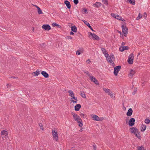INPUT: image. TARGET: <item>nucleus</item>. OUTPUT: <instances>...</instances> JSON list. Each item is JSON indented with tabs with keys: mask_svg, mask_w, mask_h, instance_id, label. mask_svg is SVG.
I'll return each mask as SVG.
<instances>
[{
	"mask_svg": "<svg viewBox=\"0 0 150 150\" xmlns=\"http://www.w3.org/2000/svg\"><path fill=\"white\" fill-rule=\"evenodd\" d=\"M130 131L131 133L134 134L138 139H140L141 136L140 134V132L139 129L136 127H133L130 129Z\"/></svg>",
	"mask_w": 150,
	"mask_h": 150,
	"instance_id": "f257e3e1",
	"label": "nucleus"
},
{
	"mask_svg": "<svg viewBox=\"0 0 150 150\" xmlns=\"http://www.w3.org/2000/svg\"><path fill=\"white\" fill-rule=\"evenodd\" d=\"M68 92L69 93V96L72 97L76 101H74L73 100H71V101L73 102L74 103H76L78 100L77 97L74 96V93L73 91L71 90H69L68 91Z\"/></svg>",
	"mask_w": 150,
	"mask_h": 150,
	"instance_id": "f03ea898",
	"label": "nucleus"
},
{
	"mask_svg": "<svg viewBox=\"0 0 150 150\" xmlns=\"http://www.w3.org/2000/svg\"><path fill=\"white\" fill-rule=\"evenodd\" d=\"M52 133L53 139H55L56 141H57L58 140L57 132V131L55 130V128L53 129L52 130Z\"/></svg>",
	"mask_w": 150,
	"mask_h": 150,
	"instance_id": "7ed1b4c3",
	"label": "nucleus"
},
{
	"mask_svg": "<svg viewBox=\"0 0 150 150\" xmlns=\"http://www.w3.org/2000/svg\"><path fill=\"white\" fill-rule=\"evenodd\" d=\"M134 59V54L133 53H131L129 56L127 60L128 63L130 64H133Z\"/></svg>",
	"mask_w": 150,
	"mask_h": 150,
	"instance_id": "20e7f679",
	"label": "nucleus"
},
{
	"mask_svg": "<svg viewBox=\"0 0 150 150\" xmlns=\"http://www.w3.org/2000/svg\"><path fill=\"white\" fill-rule=\"evenodd\" d=\"M120 66H118L115 67L114 69V74L115 76H117L118 72L121 69Z\"/></svg>",
	"mask_w": 150,
	"mask_h": 150,
	"instance_id": "39448f33",
	"label": "nucleus"
},
{
	"mask_svg": "<svg viewBox=\"0 0 150 150\" xmlns=\"http://www.w3.org/2000/svg\"><path fill=\"white\" fill-rule=\"evenodd\" d=\"M122 32L124 34V35L126 37L128 32V28L126 26H125L124 25H122Z\"/></svg>",
	"mask_w": 150,
	"mask_h": 150,
	"instance_id": "423d86ee",
	"label": "nucleus"
},
{
	"mask_svg": "<svg viewBox=\"0 0 150 150\" xmlns=\"http://www.w3.org/2000/svg\"><path fill=\"white\" fill-rule=\"evenodd\" d=\"M42 28L45 30H49L51 29V27L48 24L43 25Z\"/></svg>",
	"mask_w": 150,
	"mask_h": 150,
	"instance_id": "0eeeda50",
	"label": "nucleus"
},
{
	"mask_svg": "<svg viewBox=\"0 0 150 150\" xmlns=\"http://www.w3.org/2000/svg\"><path fill=\"white\" fill-rule=\"evenodd\" d=\"M71 114L73 116V117L74 118L75 120L76 121H79V119H81L79 116L74 112H71Z\"/></svg>",
	"mask_w": 150,
	"mask_h": 150,
	"instance_id": "6e6552de",
	"label": "nucleus"
},
{
	"mask_svg": "<svg viewBox=\"0 0 150 150\" xmlns=\"http://www.w3.org/2000/svg\"><path fill=\"white\" fill-rule=\"evenodd\" d=\"M135 120L134 118H132L130 119L129 122V125L130 126H132L134 125Z\"/></svg>",
	"mask_w": 150,
	"mask_h": 150,
	"instance_id": "1a4fd4ad",
	"label": "nucleus"
},
{
	"mask_svg": "<svg viewBox=\"0 0 150 150\" xmlns=\"http://www.w3.org/2000/svg\"><path fill=\"white\" fill-rule=\"evenodd\" d=\"M129 47L128 46H121L119 48L120 51L121 52H123L124 51L126 50H127L129 49Z\"/></svg>",
	"mask_w": 150,
	"mask_h": 150,
	"instance_id": "9d476101",
	"label": "nucleus"
},
{
	"mask_svg": "<svg viewBox=\"0 0 150 150\" xmlns=\"http://www.w3.org/2000/svg\"><path fill=\"white\" fill-rule=\"evenodd\" d=\"M83 22L85 23V24L87 25L92 31H95L94 30H93L92 28L91 27V26L90 25L89 23L86 21L85 20H83Z\"/></svg>",
	"mask_w": 150,
	"mask_h": 150,
	"instance_id": "9b49d317",
	"label": "nucleus"
},
{
	"mask_svg": "<svg viewBox=\"0 0 150 150\" xmlns=\"http://www.w3.org/2000/svg\"><path fill=\"white\" fill-rule=\"evenodd\" d=\"M41 74L45 78L49 77V74L46 71H42L41 72Z\"/></svg>",
	"mask_w": 150,
	"mask_h": 150,
	"instance_id": "f8f14e48",
	"label": "nucleus"
},
{
	"mask_svg": "<svg viewBox=\"0 0 150 150\" xmlns=\"http://www.w3.org/2000/svg\"><path fill=\"white\" fill-rule=\"evenodd\" d=\"M64 4L66 5L68 8L70 9L71 8V5L69 1L67 0H66L64 1Z\"/></svg>",
	"mask_w": 150,
	"mask_h": 150,
	"instance_id": "ddd939ff",
	"label": "nucleus"
},
{
	"mask_svg": "<svg viewBox=\"0 0 150 150\" xmlns=\"http://www.w3.org/2000/svg\"><path fill=\"white\" fill-rule=\"evenodd\" d=\"M40 71L39 69H38L36 71L33 72L32 74L34 76H37L40 74Z\"/></svg>",
	"mask_w": 150,
	"mask_h": 150,
	"instance_id": "4468645a",
	"label": "nucleus"
},
{
	"mask_svg": "<svg viewBox=\"0 0 150 150\" xmlns=\"http://www.w3.org/2000/svg\"><path fill=\"white\" fill-rule=\"evenodd\" d=\"M84 50L83 48L81 49L80 50H77L76 52V54L77 55H79L81 54V53H83V52Z\"/></svg>",
	"mask_w": 150,
	"mask_h": 150,
	"instance_id": "2eb2a0df",
	"label": "nucleus"
},
{
	"mask_svg": "<svg viewBox=\"0 0 150 150\" xmlns=\"http://www.w3.org/2000/svg\"><path fill=\"white\" fill-rule=\"evenodd\" d=\"M93 35L92 36L91 38H93V40H98L100 38H99L95 34L93 33Z\"/></svg>",
	"mask_w": 150,
	"mask_h": 150,
	"instance_id": "dca6fc26",
	"label": "nucleus"
},
{
	"mask_svg": "<svg viewBox=\"0 0 150 150\" xmlns=\"http://www.w3.org/2000/svg\"><path fill=\"white\" fill-rule=\"evenodd\" d=\"M133 111L131 108H129L127 112L126 115L127 116H130L132 114Z\"/></svg>",
	"mask_w": 150,
	"mask_h": 150,
	"instance_id": "f3484780",
	"label": "nucleus"
},
{
	"mask_svg": "<svg viewBox=\"0 0 150 150\" xmlns=\"http://www.w3.org/2000/svg\"><path fill=\"white\" fill-rule=\"evenodd\" d=\"M81 106L80 104H77L74 107L75 110L76 111H78L81 108Z\"/></svg>",
	"mask_w": 150,
	"mask_h": 150,
	"instance_id": "a211bd4d",
	"label": "nucleus"
},
{
	"mask_svg": "<svg viewBox=\"0 0 150 150\" xmlns=\"http://www.w3.org/2000/svg\"><path fill=\"white\" fill-rule=\"evenodd\" d=\"M135 72L132 69L130 71V72L129 74V76H130L132 77L133 75L135 74Z\"/></svg>",
	"mask_w": 150,
	"mask_h": 150,
	"instance_id": "6ab92c4d",
	"label": "nucleus"
},
{
	"mask_svg": "<svg viewBox=\"0 0 150 150\" xmlns=\"http://www.w3.org/2000/svg\"><path fill=\"white\" fill-rule=\"evenodd\" d=\"M1 135H8V133L7 131H6L5 130H3L1 131Z\"/></svg>",
	"mask_w": 150,
	"mask_h": 150,
	"instance_id": "aec40b11",
	"label": "nucleus"
},
{
	"mask_svg": "<svg viewBox=\"0 0 150 150\" xmlns=\"http://www.w3.org/2000/svg\"><path fill=\"white\" fill-rule=\"evenodd\" d=\"M103 90L106 93H108L109 95L111 93L110 90L108 89H107L106 88H104Z\"/></svg>",
	"mask_w": 150,
	"mask_h": 150,
	"instance_id": "412c9836",
	"label": "nucleus"
},
{
	"mask_svg": "<svg viewBox=\"0 0 150 150\" xmlns=\"http://www.w3.org/2000/svg\"><path fill=\"white\" fill-rule=\"evenodd\" d=\"M146 128V126L142 124L141 126V130L142 132L144 131Z\"/></svg>",
	"mask_w": 150,
	"mask_h": 150,
	"instance_id": "4be33fe9",
	"label": "nucleus"
},
{
	"mask_svg": "<svg viewBox=\"0 0 150 150\" xmlns=\"http://www.w3.org/2000/svg\"><path fill=\"white\" fill-rule=\"evenodd\" d=\"M78 123H79V126L80 127H81L83 126L82 121V120L81 119H79V121H76Z\"/></svg>",
	"mask_w": 150,
	"mask_h": 150,
	"instance_id": "5701e85b",
	"label": "nucleus"
},
{
	"mask_svg": "<svg viewBox=\"0 0 150 150\" xmlns=\"http://www.w3.org/2000/svg\"><path fill=\"white\" fill-rule=\"evenodd\" d=\"M71 30L72 31L76 33L77 31V28L75 26H72Z\"/></svg>",
	"mask_w": 150,
	"mask_h": 150,
	"instance_id": "b1692460",
	"label": "nucleus"
},
{
	"mask_svg": "<svg viewBox=\"0 0 150 150\" xmlns=\"http://www.w3.org/2000/svg\"><path fill=\"white\" fill-rule=\"evenodd\" d=\"M94 6L95 7H98L99 6H100L101 5V3L99 2H96L94 4Z\"/></svg>",
	"mask_w": 150,
	"mask_h": 150,
	"instance_id": "393cba45",
	"label": "nucleus"
},
{
	"mask_svg": "<svg viewBox=\"0 0 150 150\" xmlns=\"http://www.w3.org/2000/svg\"><path fill=\"white\" fill-rule=\"evenodd\" d=\"M92 117L94 120L97 121L98 118H99V117L98 116L95 115H92Z\"/></svg>",
	"mask_w": 150,
	"mask_h": 150,
	"instance_id": "a878e982",
	"label": "nucleus"
},
{
	"mask_svg": "<svg viewBox=\"0 0 150 150\" xmlns=\"http://www.w3.org/2000/svg\"><path fill=\"white\" fill-rule=\"evenodd\" d=\"M137 150H146L144 149V147L143 146H138L137 147Z\"/></svg>",
	"mask_w": 150,
	"mask_h": 150,
	"instance_id": "bb28decb",
	"label": "nucleus"
},
{
	"mask_svg": "<svg viewBox=\"0 0 150 150\" xmlns=\"http://www.w3.org/2000/svg\"><path fill=\"white\" fill-rule=\"evenodd\" d=\"M80 95L83 98H86V95L84 92L81 91Z\"/></svg>",
	"mask_w": 150,
	"mask_h": 150,
	"instance_id": "cd10ccee",
	"label": "nucleus"
},
{
	"mask_svg": "<svg viewBox=\"0 0 150 150\" xmlns=\"http://www.w3.org/2000/svg\"><path fill=\"white\" fill-rule=\"evenodd\" d=\"M129 1L130 4H132L133 5H134L135 4V0H127Z\"/></svg>",
	"mask_w": 150,
	"mask_h": 150,
	"instance_id": "c85d7f7f",
	"label": "nucleus"
},
{
	"mask_svg": "<svg viewBox=\"0 0 150 150\" xmlns=\"http://www.w3.org/2000/svg\"><path fill=\"white\" fill-rule=\"evenodd\" d=\"M92 78H93L95 80L94 81H93V82L97 85L99 84V82L94 77H92Z\"/></svg>",
	"mask_w": 150,
	"mask_h": 150,
	"instance_id": "c756f323",
	"label": "nucleus"
},
{
	"mask_svg": "<svg viewBox=\"0 0 150 150\" xmlns=\"http://www.w3.org/2000/svg\"><path fill=\"white\" fill-rule=\"evenodd\" d=\"M52 26L53 27L57 26L59 28H60L61 26L59 25L56 23H53L52 24Z\"/></svg>",
	"mask_w": 150,
	"mask_h": 150,
	"instance_id": "7c9ffc66",
	"label": "nucleus"
},
{
	"mask_svg": "<svg viewBox=\"0 0 150 150\" xmlns=\"http://www.w3.org/2000/svg\"><path fill=\"white\" fill-rule=\"evenodd\" d=\"M106 59L108 62H110V63H112V60L110 56L107 57V58H106Z\"/></svg>",
	"mask_w": 150,
	"mask_h": 150,
	"instance_id": "2f4dec72",
	"label": "nucleus"
},
{
	"mask_svg": "<svg viewBox=\"0 0 150 150\" xmlns=\"http://www.w3.org/2000/svg\"><path fill=\"white\" fill-rule=\"evenodd\" d=\"M38 13L39 14H43V12H42L41 9L40 7L38 9Z\"/></svg>",
	"mask_w": 150,
	"mask_h": 150,
	"instance_id": "473e14b6",
	"label": "nucleus"
},
{
	"mask_svg": "<svg viewBox=\"0 0 150 150\" xmlns=\"http://www.w3.org/2000/svg\"><path fill=\"white\" fill-rule=\"evenodd\" d=\"M1 136L3 139L4 140H6L8 138V135H6V136L2 135H1Z\"/></svg>",
	"mask_w": 150,
	"mask_h": 150,
	"instance_id": "72a5a7b5",
	"label": "nucleus"
},
{
	"mask_svg": "<svg viewBox=\"0 0 150 150\" xmlns=\"http://www.w3.org/2000/svg\"><path fill=\"white\" fill-rule=\"evenodd\" d=\"M116 18L120 21H123V20H122V18L117 15L116 17Z\"/></svg>",
	"mask_w": 150,
	"mask_h": 150,
	"instance_id": "f704fd0d",
	"label": "nucleus"
},
{
	"mask_svg": "<svg viewBox=\"0 0 150 150\" xmlns=\"http://www.w3.org/2000/svg\"><path fill=\"white\" fill-rule=\"evenodd\" d=\"M101 50L103 54H105L107 52L106 51L105 49L104 48H101Z\"/></svg>",
	"mask_w": 150,
	"mask_h": 150,
	"instance_id": "c9c22d12",
	"label": "nucleus"
},
{
	"mask_svg": "<svg viewBox=\"0 0 150 150\" xmlns=\"http://www.w3.org/2000/svg\"><path fill=\"white\" fill-rule=\"evenodd\" d=\"M144 122L146 124H149L150 122V120L148 119H146L145 120Z\"/></svg>",
	"mask_w": 150,
	"mask_h": 150,
	"instance_id": "e433bc0d",
	"label": "nucleus"
},
{
	"mask_svg": "<svg viewBox=\"0 0 150 150\" xmlns=\"http://www.w3.org/2000/svg\"><path fill=\"white\" fill-rule=\"evenodd\" d=\"M102 2L106 5H107L108 4L107 0H102Z\"/></svg>",
	"mask_w": 150,
	"mask_h": 150,
	"instance_id": "4c0bfd02",
	"label": "nucleus"
},
{
	"mask_svg": "<svg viewBox=\"0 0 150 150\" xmlns=\"http://www.w3.org/2000/svg\"><path fill=\"white\" fill-rule=\"evenodd\" d=\"M112 92L109 95L112 98H113L115 97V94L114 93H112Z\"/></svg>",
	"mask_w": 150,
	"mask_h": 150,
	"instance_id": "58836bf2",
	"label": "nucleus"
},
{
	"mask_svg": "<svg viewBox=\"0 0 150 150\" xmlns=\"http://www.w3.org/2000/svg\"><path fill=\"white\" fill-rule=\"evenodd\" d=\"M39 125L40 129L43 130L44 128L42 124V123H40L39 124Z\"/></svg>",
	"mask_w": 150,
	"mask_h": 150,
	"instance_id": "ea45409f",
	"label": "nucleus"
},
{
	"mask_svg": "<svg viewBox=\"0 0 150 150\" xmlns=\"http://www.w3.org/2000/svg\"><path fill=\"white\" fill-rule=\"evenodd\" d=\"M142 17V16L141 15H140V14L139 13V16L136 19L137 20H139V19H140Z\"/></svg>",
	"mask_w": 150,
	"mask_h": 150,
	"instance_id": "a19ab883",
	"label": "nucleus"
},
{
	"mask_svg": "<svg viewBox=\"0 0 150 150\" xmlns=\"http://www.w3.org/2000/svg\"><path fill=\"white\" fill-rule=\"evenodd\" d=\"M110 57L112 59H115L114 56L112 54H110Z\"/></svg>",
	"mask_w": 150,
	"mask_h": 150,
	"instance_id": "79ce46f5",
	"label": "nucleus"
},
{
	"mask_svg": "<svg viewBox=\"0 0 150 150\" xmlns=\"http://www.w3.org/2000/svg\"><path fill=\"white\" fill-rule=\"evenodd\" d=\"M82 11L83 12H84L85 13H86V12L87 11V10L85 8H83L82 9Z\"/></svg>",
	"mask_w": 150,
	"mask_h": 150,
	"instance_id": "37998d69",
	"label": "nucleus"
},
{
	"mask_svg": "<svg viewBox=\"0 0 150 150\" xmlns=\"http://www.w3.org/2000/svg\"><path fill=\"white\" fill-rule=\"evenodd\" d=\"M78 0H74V2L75 5H77L78 3Z\"/></svg>",
	"mask_w": 150,
	"mask_h": 150,
	"instance_id": "c03bdc74",
	"label": "nucleus"
},
{
	"mask_svg": "<svg viewBox=\"0 0 150 150\" xmlns=\"http://www.w3.org/2000/svg\"><path fill=\"white\" fill-rule=\"evenodd\" d=\"M106 58H107V57H109V54H108L107 52H106L105 54H104Z\"/></svg>",
	"mask_w": 150,
	"mask_h": 150,
	"instance_id": "a18cd8bd",
	"label": "nucleus"
},
{
	"mask_svg": "<svg viewBox=\"0 0 150 150\" xmlns=\"http://www.w3.org/2000/svg\"><path fill=\"white\" fill-rule=\"evenodd\" d=\"M111 15L114 18H116V16L117 14H115L113 13H111Z\"/></svg>",
	"mask_w": 150,
	"mask_h": 150,
	"instance_id": "49530a36",
	"label": "nucleus"
},
{
	"mask_svg": "<svg viewBox=\"0 0 150 150\" xmlns=\"http://www.w3.org/2000/svg\"><path fill=\"white\" fill-rule=\"evenodd\" d=\"M80 116L81 117L84 118V116H85L86 115L83 113H81L80 115Z\"/></svg>",
	"mask_w": 150,
	"mask_h": 150,
	"instance_id": "de8ad7c7",
	"label": "nucleus"
},
{
	"mask_svg": "<svg viewBox=\"0 0 150 150\" xmlns=\"http://www.w3.org/2000/svg\"><path fill=\"white\" fill-rule=\"evenodd\" d=\"M103 117H99L98 118V120H97V121H101L102 120H103Z\"/></svg>",
	"mask_w": 150,
	"mask_h": 150,
	"instance_id": "09e8293b",
	"label": "nucleus"
},
{
	"mask_svg": "<svg viewBox=\"0 0 150 150\" xmlns=\"http://www.w3.org/2000/svg\"><path fill=\"white\" fill-rule=\"evenodd\" d=\"M92 77H94L93 76H90V79L93 82V81H95V80L94 79H93V78H92Z\"/></svg>",
	"mask_w": 150,
	"mask_h": 150,
	"instance_id": "8fccbe9b",
	"label": "nucleus"
},
{
	"mask_svg": "<svg viewBox=\"0 0 150 150\" xmlns=\"http://www.w3.org/2000/svg\"><path fill=\"white\" fill-rule=\"evenodd\" d=\"M84 73H85V74H86V75H88V76H90V74H89V72L88 71H84Z\"/></svg>",
	"mask_w": 150,
	"mask_h": 150,
	"instance_id": "3c124183",
	"label": "nucleus"
},
{
	"mask_svg": "<svg viewBox=\"0 0 150 150\" xmlns=\"http://www.w3.org/2000/svg\"><path fill=\"white\" fill-rule=\"evenodd\" d=\"M134 91L132 93V94L133 95L134 94H135L137 92V89H134Z\"/></svg>",
	"mask_w": 150,
	"mask_h": 150,
	"instance_id": "603ef678",
	"label": "nucleus"
},
{
	"mask_svg": "<svg viewBox=\"0 0 150 150\" xmlns=\"http://www.w3.org/2000/svg\"><path fill=\"white\" fill-rule=\"evenodd\" d=\"M67 38L68 39H71L72 38L70 36H67Z\"/></svg>",
	"mask_w": 150,
	"mask_h": 150,
	"instance_id": "864d4df0",
	"label": "nucleus"
},
{
	"mask_svg": "<svg viewBox=\"0 0 150 150\" xmlns=\"http://www.w3.org/2000/svg\"><path fill=\"white\" fill-rule=\"evenodd\" d=\"M88 34L90 36L91 35V37L93 35V33H92L91 32H88Z\"/></svg>",
	"mask_w": 150,
	"mask_h": 150,
	"instance_id": "5fc2aeb1",
	"label": "nucleus"
},
{
	"mask_svg": "<svg viewBox=\"0 0 150 150\" xmlns=\"http://www.w3.org/2000/svg\"><path fill=\"white\" fill-rule=\"evenodd\" d=\"M143 16H144V17L145 18L147 16V14L146 13V12H145L144 13Z\"/></svg>",
	"mask_w": 150,
	"mask_h": 150,
	"instance_id": "6e6d98bb",
	"label": "nucleus"
},
{
	"mask_svg": "<svg viewBox=\"0 0 150 150\" xmlns=\"http://www.w3.org/2000/svg\"><path fill=\"white\" fill-rule=\"evenodd\" d=\"M90 62H91V61L89 59H88V60H87L86 61V62L88 64H89L90 63Z\"/></svg>",
	"mask_w": 150,
	"mask_h": 150,
	"instance_id": "4d7b16f0",
	"label": "nucleus"
},
{
	"mask_svg": "<svg viewBox=\"0 0 150 150\" xmlns=\"http://www.w3.org/2000/svg\"><path fill=\"white\" fill-rule=\"evenodd\" d=\"M94 150H96V145H93Z\"/></svg>",
	"mask_w": 150,
	"mask_h": 150,
	"instance_id": "13d9d810",
	"label": "nucleus"
},
{
	"mask_svg": "<svg viewBox=\"0 0 150 150\" xmlns=\"http://www.w3.org/2000/svg\"><path fill=\"white\" fill-rule=\"evenodd\" d=\"M111 64L113 66V67H114L115 66V64H114V62L112 61V63H111Z\"/></svg>",
	"mask_w": 150,
	"mask_h": 150,
	"instance_id": "bf43d9fd",
	"label": "nucleus"
},
{
	"mask_svg": "<svg viewBox=\"0 0 150 150\" xmlns=\"http://www.w3.org/2000/svg\"><path fill=\"white\" fill-rule=\"evenodd\" d=\"M33 6L35 7H36L37 8V9H38V8H39V7L37 5H33Z\"/></svg>",
	"mask_w": 150,
	"mask_h": 150,
	"instance_id": "052dcab7",
	"label": "nucleus"
},
{
	"mask_svg": "<svg viewBox=\"0 0 150 150\" xmlns=\"http://www.w3.org/2000/svg\"><path fill=\"white\" fill-rule=\"evenodd\" d=\"M74 34V33L72 31L70 32V35H73Z\"/></svg>",
	"mask_w": 150,
	"mask_h": 150,
	"instance_id": "680f3d73",
	"label": "nucleus"
},
{
	"mask_svg": "<svg viewBox=\"0 0 150 150\" xmlns=\"http://www.w3.org/2000/svg\"><path fill=\"white\" fill-rule=\"evenodd\" d=\"M9 78H13V79H15V78H16L15 77L13 76H11V77H9Z\"/></svg>",
	"mask_w": 150,
	"mask_h": 150,
	"instance_id": "e2e57ef3",
	"label": "nucleus"
},
{
	"mask_svg": "<svg viewBox=\"0 0 150 150\" xmlns=\"http://www.w3.org/2000/svg\"><path fill=\"white\" fill-rule=\"evenodd\" d=\"M125 42H122V45H125Z\"/></svg>",
	"mask_w": 150,
	"mask_h": 150,
	"instance_id": "0e129e2a",
	"label": "nucleus"
},
{
	"mask_svg": "<svg viewBox=\"0 0 150 150\" xmlns=\"http://www.w3.org/2000/svg\"><path fill=\"white\" fill-rule=\"evenodd\" d=\"M117 33H120V35H121L122 33H121V31H119V30H117Z\"/></svg>",
	"mask_w": 150,
	"mask_h": 150,
	"instance_id": "69168bd1",
	"label": "nucleus"
},
{
	"mask_svg": "<svg viewBox=\"0 0 150 150\" xmlns=\"http://www.w3.org/2000/svg\"><path fill=\"white\" fill-rule=\"evenodd\" d=\"M128 121V120H127V119H126V123H127V122Z\"/></svg>",
	"mask_w": 150,
	"mask_h": 150,
	"instance_id": "338daca9",
	"label": "nucleus"
},
{
	"mask_svg": "<svg viewBox=\"0 0 150 150\" xmlns=\"http://www.w3.org/2000/svg\"><path fill=\"white\" fill-rule=\"evenodd\" d=\"M140 53H139L138 54V55H137V56H139V55H140Z\"/></svg>",
	"mask_w": 150,
	"mask_h": 150,
	"instance_id": "774afa93",
	"label": "nucleus"
}]
</instances>
